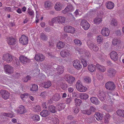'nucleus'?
Wrapping results in <instances>:
<instances>
[{
	"mask_svg": "<svg viewBox=\"0 0 124 124\" xmlns=\"http://www.w3.org/2000/svg\"><path fill=\"white\" fill-rule=\"evenodd\" d=\"M88 43L87 45L91 49H93L94 46H95L94 45V44L92 43L89 44Z\"/></svg>",
	"mask_w": 124,
	"mask_h": 124,
	"instance_id": "obj_62",
	"label": "nucleus"
},
{
	"mask_svg": "<svg viewBox=\"0 0 124 124\" xmlns=\"http://www.w3.org/2000/svg\"><path fill=\"white\" fill-rule=\"evenodd\" d=\"M65 80L68 83L72 84L75 82V78H65Z\"/></svg>",
	"mask_w": 124,
	"mask_h": 124,
	"instance_id": "obj_31",
	"label": "nucleus"
},
{
	"mask_svg": "<svg viewBox=\"0 0 124 124\" xmlns=\"http://www.w3.org/2000/svg\"><path fill=\"white\" fill-rule=\"evenodd\" d=\"M53 122L54 124H58L59 122V120L58 118H55L53 120Z\"/></svg>",
	"mask_w": 124,
	"mask_h": 124,
	"instance_id": "obj_59",
	"label": "nucleus"
},
{
	"mask_svg": "<svg viewBox=\"0 0 124 124\" xmlns=\"http://www.w3.org/2000/svg\"><path fill=\"white\" fill-rule=\"evenodd\" d=\"M60 98V95L58 93H56L53 97L52 99L54 101H57L59 100Z\"/></svg>",
	"mask_w": 124,
	"mask_h": 124,
	"instance_id": "obj_35",
	"label": "nucleus"
},
{
	"mask_svg": "<svg viewBox=\"0 0 124 124\" xmlns=\"http://www.w3.org/2000/svg\"><path fill=\"white\" fill-rule=\"evenodd\" d=\"M79 97L81 99L85 100L88 97V96L86 93H81L80 94Z\"/></svg>",
	"mask_w": 124,
	"mask_h": 124,
	"instance_id": "obj_37",
	"label": "nucleus"
},
{
	"mask_svg": "<svg viewBox=\"0 0 124 124\" xmlns=\"http://www.w3.org/2000/svg\"><path fill=\"white\" fill-rule=\"evenodd\" d=\"M4 71L7 74H11L13 73V67L11 65L7 64L4 66Z\"/></svg>",
	"mask_w": 124,
	"mask_h": 124,
	"instance_id": "obj_4",
	"label": "nucleus"
},
{
	"mask_svg": "<svg viewBox=\"0 0 124 124\" xmlns=\"http://www.w3.org/2000/svg\"><path fill=\"white\" fill-rule=\"evenodd\" d=\"M97 96L100 100L102 101L105 100L106 97L105 93L101 91H99L97 94Z\"/></svg>",
	"mask_w": 124,
	"mask_h": 124,
	"instance_id": "obj_12",
	"label": "nucleus"
},
{
	"mask_svg": "<svg viewBox=\"0 0 124 124\" xmlns=\"http://www.w3.org/2000/svg\"><path fill=\"white\" fill-rule=\"evenodd\" d=\"M64 31L65 32L69 33L74 34L75 31V28L72 26L67 25L64 27Z\"/></svg>",
	"mask_w": 124,
	"mask_h": 124,
	"instance_id": "obj_3",
	"label": "nucleus"
},
{
	"mask_svg": "<svg viewBox=\"0 0 124 124\" xmlns=\"http://www.w3.org/2000/svg\"><path fill=\"white\" fill-rule=\"evenodd\" d=\"M20 43L23 45L27 44L28 42V38L25 35H22L19 39Z\"/></svg>",
	"mask_w": 124,
	"mask_h": 124,
	"instance_id": "obj_10",
	"label": "nucleus"
},
{
	"mask_svg": "<svg viewBox=\"0 0 124 124\" xmlns=\"http://www.w3.org/2000/svg\"><path fill=\"white\" fill-rule=\"evenodd\" d=\"M65 45L64 43L59 41L57 44V47L58 49H61L64 47Z\"/></svg>",
	"mask_w": 124,
	"mask_h": 124,
	"instance_id": "obj_33",
	"label": "nucleus"
},
{
	"mask_svg": "<svg viewBox=\"0 0 124 124\" xmlns=\"http://www.w3.org/2000/svg\"><path fill=\"white\" fill-rule=\"evenodd\" d=\"M38 86L36 85L33 84L32 85V87L31 88L30 90L31 91L37 90L38 89Z\"/></svg>",
	"mask_w": 124,
	"mask_h": 124,
	"instance_id": "obj_44",
	"label": "nucleus"
},
{
	"mask_svg": "<svg viewBox=\"0 0 124 124\" xmlns=\"http://www.w3.org/2000/svg\"><path fill=\"white\" fill-rule=\"evenodd\" d=\"M15 63L16 64V66H19L20 64V62L18 59L16 57H15Z\"/></svg>",
	"mask_w": 124,
	"mask_h": 124,
	"instance_id": "obj_61",
	"label": "nucleus"
},
{
	"mask_svg": "<svg viewBox=\"0 0 124 124\" xmlns=\"http://www.w3.org/2000/svg\"><path fill=\"white\" fill-rule=\"evenodd\" d=\"M2 115L3 116L9 117L11 118H12L13 117V115L12 114H10L9 113H2Z\"/></svg>",
	"mask_w": 124,
	"mask_h": 124,
	"instance_id": "obj_53",
	"label": "nucleus"
},
{
	"mask_svg": "<svg viewBox=\"0 0 124 124\" xmlns=\"http://www.w3.org/2000/svg\"><path fill=\"white\" fill-rule=\"evenodd\" d=\"M90 100L93 103L95 104H98L99 103V101L98 99L95 97H92L90 98Z\"/></svg>",
	"mask_w": 124,
	"mask_h": 124,
	"instance_id": "obj_34",
	"label": "nucleus"
},
{
	"mask_svg": "<svg viewBox=\"0 0 124 124\" xmlns=\"http://www.w3.org/2000/svg\"><path fill=\"white\" fill-rule=\"evenodd\" d=\"M84 80L85 82L89 84L90 83L91 81L90 78H84Z\"/></svg>",
	"mask_w": 124,
	"mask_h": 124,
	"instance_id": "obj_56",
	"label": "nucleus"
},
{
	"mask_svg": "<svg viewBox=\"0 0 124 124\" xmlns=\"http://www.w3.org/2000/svg\"><path fill=\"white\" fill-rule=\"evenodd\" d=\"M21 76L20 74L18 72H16L14 77L16 78L19 77Z\"/></svg>",
	"mask_w": 124,
	"mask_h": 124,
	"instance_id": "obj_64",
	"label": "nucleus"
},
{
	"mask_svg": "<svg viewBox=\"0 0 124 124\" xmlns=\"http://www.w3.org/2000/svg\"><path fill=\"white\" fill-rule=\"evenodd\" d=\"M73 10V8L71 5H68L65 9L62 11V13L65 14L69 11H72Z\"/></svg>",
	"mask_w": 124,
	"mask_h": 124,
	"instance_id": "obj_18",
	"label": "nucleus"
},
{
	"mask_svg": "<svg viewBox=\"0 0 124 124\" xmlns=\"http://www.w3.org/2000/svg\"><path fill=\"white\" fill-rule=\"evenodd\" d=\"M105 87L106 89L110 91L114 90L116 88L114 83L111 81H109L106 83L105 84Z\"/></svg>",
	"mask_w": 124,
	"mask_h": 124,
	"instance_id": "obj_2",
	"label": "nucleus"
},
{
	"mask_svg": "<svg viewBox=\"0 0 124 124\" xmlns=\"http://www.w3.org/2000/svg\"><path fill=\"white\" fill-rule=\"evenodd\" d=\"M18 113L23 114L26 112V110L23 106L21 105L19 106L18 109Z\"/></svg>",
	"mask_w": 124,
	"mask_h": 124,
	"instance_id": "obj_20",
	"label": "nucleus"
},
{
	"mask_svg": "<svg viewBox=\"0 0 124 124\" xmlns=\"http://www.w3.org/2000/svg\"><path fill=\"white\" fill-rule=\"evenodd\" d=\"M72 98L71 97L66 98L65 101L66 103L67 104H69L72 101Z\"/></svg>",
	"mask_w": 124,
	"mask_h": 124,
	"instance_id": "obj_55",
	"label": "nucleus"
},
{
	"mask_svg": "<svg viewBox=\"0 0 124 124\" xmlns=\"http://www.w3.org/2000/svg\"><path fill=\"white\" fill-rule=\"evenodd\" d=\"M96 66L95 65L91 64L88 65L87 68L88 70L90 72H93L96 70Z\"/></svg>",
	"mask_w": 124,
	"mask_h": 124,
	"instance_id": "obj_21",
	"label": "nucleus"
},
{
	"mask_svg": "<svg viewBox=\"0 0 124 124\" xmlns=\"http://www.w3.org/2000/svg\"><path fill=\"white\" fill-rule=\"evenodd\" d=\"M52 7L51 2L49 1H46L44 3V7L47 10L50 9Z\"/></svg>",
	"mask_w": 124,
	"mask_h": 124,
	"instance_id": "obj_22",
	"label": "nucleus"
},
{
	"mask_svg": "<svg viewBox=\"0 0 124 124\" xmlns=\"http://www.w3.org/2000/svg\"><path fill=\"white\" fill-rule=\"evenodd\" d=\"M51 85V82L49 81H48L44 83L43 86L45 88H47L49 87Z\"/></svg>",
	"mask_w": 124,
	"mask_h": 124,
	"instance_id": "obj_42",
	"label": "nucleus"
},
{
	"mask_svg": "<svg viewBox=\"0 0 124 124\" xmlns=\"http://www.w3.org/2000/svg\"><path fill=\"white\" fill-rule=\"evenodd\" d=\"M65 104L64 103L58 104L56 106V108L59 111H60L64 109L65 107Z\"/></svg>",
	"mask_w": 124,
	"mask_h": 124,
	"instance_id": "obj_24",
	"label": "nucleus"
},
{
	"mask_svg": "<svg viewBox=\"0 0 124 124\" xmlns=\"http://www.w3.org/2000/svg\"><path fill=\"white\" fill-rule=\"evenodd\" d=\"M110 119V116L109 114L106 115L104 119V122L105 123H108Z\"/></svg>",
	"mask_w": 124,
	"mask_h": 124,
	"instance_id": "obj_51",
	"label": "nucleus"
},
{
	"mask_svg": "<svg viewBox=\"0 0 124 124\" xmlns=\"http://www.w3.org/2000/svg\"><path fill=\"white\" fill-rule=\"evenodd\" d=\"M67 85L66 84L62 83L61 84V88L63 90H65L67 89Z\"/></svg>",
	"mask_w": 124,
	"mask_h": 124,
	"instance_id": "obj_52",
	"label": "nucleus"
},
{
	"mask_svg": "<svg viewBox=\"0 0 124 124\" xmlns=\"http://www.w3.org/2000/svg\"><path fill=\"white\" fill-rule=\"evenodd\" d=\"M74 42L75 44L79 46H80L82 44V42L79 40L78 39H75L74 40Z\"/></svg>",
	"mask_w": 124,
	"mask_h": 124,
	"instance_id": "obj_48",
	"label": "nucleus"
},
{
	"mask_svg": "<svg viewBox=\"0 0 124 124\" xmlns=\"http://www.w3.org/2000/svg\"><path fill=\"white\" fill-rule=\"evenodd\" d=\"M49 115L48 111L45 110H43L40 112V115L42 117H46Z\"/></svg>",
	"mask_w": 124,
	"mask_h": 124,
	"instance_id": "obj_29",
	"label": "nucleus"
},
{
	"mask_svg": "<svg viewBox=\"0 0 124 124\" xmlns=\"http://www.w3.org/2000/svg\"><path fill=\"white\" fill-rule=\"evenodd\" d=\"M53 66L56 67H57H57L56 69L58 74H61L64 72V67L62 65L58 66L57 64H54Z\"/></svg>",
	"mask_w": 124,
	"mask_h": 124,
	"instance_id": "obj_13",
	"label": "nucleus"
},
{
	"mask_svg": "<svg viewBox=\"0 0 124 124\" xmlns=\"http://www.w3.org/2000/svg\"><path fill=\"white\" fill-rule=\"evenodd\" d=\"M76 86L77 90L80 92H85L87 90V88L82 85L81 82L79 80L77 82Z\"/></svg>",
	"mask_w": 124,
	"mask_h": 124,
	"instance_id": "obj_1",
	"label": "nucleus"
},
{
	"mask_svg": "<svg viewBox=\"0 0 124 124\" xmlns=\"http://www.w3.org/2000/svg\"><path fill=\"white\" fill-rule=\"evenodd\" d=\"M106 5L107 8L109 9H113L114 6V4L111 1L107 2Z\"/></svg>",
	"mask_w": 124,
	"mask_h": 124,
	"instance_id": "obj_26",
	"label": "nucleus"
},
{
	"mask_svg": "<svg viewBox=\"0 0 124 124\" xmlns=\"http://www.w3.org/2000/svg\"><path fill=\"white\" fill-rule=\"evenodd\" d=\"M96 66L98 70L101 72H104L106 70V68L104 66L98 64H96Z\"/></svg>",
	"mask_w": 124,
	"mask_h": 124,
	"instance_id": "obj_25",
	"label": "nucleus"
},
{
	"mask_svg": "<svg viewBox=\"0 0 124 124\" xmlns=\"http://www.w3.org/2000/svg\"><path fill=\"white\" fill-rule=\"evenodd\" d=\"M103 40V38L101 35H99L98 37L97 38V42L98 44L101 43Z\"/></svg>",
	"mask_w": 124,
	"mask_h": 124,
	"instance_id": "obj_45",
	"label": "nucleus"
},
{
	"mask_svg": "<svg viewBox=\"0 0 124 124\" xmlns=\"http://www.w3.org/2000/svg\"><path fill=\"white\" fill-rule=\"evenodd\" d=\"M28 13L33 18L34 16V11L32 10H29L28 11Z\"/></svg>",
	"mask_w": 124,
	"mask_h": 124,
	"instance_id": "obj_49",
	"label": "nucleus"
},
{
	"mask_svg": "<svg viewBox=\"0 0 124 124\" xmlns=\"http://www.w3.org/2000/svg\"><path fill=\"white\" fill-rule=\"evenodd\" d=\"M73 109L74 110V112L75 114H77L79 110V108L77 106H75L73 108Z\"/></svg>",
	"mask_w": 124,
	"mask_h": 124,
	"instance_id": "obj_54",
	"label": "nucleus"
},
{
	"mask_svg": "<svg viewBox=\"0 0 124 124\" xmlns=\"http://www.w3.org/2000/svg\"><path fill=\"white\" fill-rule=\"evenodd\" d=\"M34 58L37 61L42 62L44 60L45 57L42 54L38 53L36 55Z\"/></svg>",
	"mask_w": 124,
	"mask_h": 124,
	"instance_id": "obj_9",
	"label": "nucleus"
},
{
	"mask_svg": "<svg viewBox=\"0 0 124 124\" xmlns=\"http://www.w3.org/2000/svg\"><path fill=\"white\" fill-rule=\"evenodd\" d=\"M60 55L63 57H67L70 54V51L67 49L63 50L60 53Z\"/></svg>",
	"mask_w": 124,
	"mask_h": 124,
	"instance_id": "obj_15",
	"label": "nucleus"
},
{
	"mask_svg": "<svg viewBox=\"0 0 124 124\" xmlns=\"http://www.w3.org/2000/svg\"><path fill=\"white\" fill-rule=\"evenodd\" d=\"M0 94L2 98L5 99H7L9 98L10 94L6 90H1L0 92Z\"/></svg>",
	"mask_w": 124,
	"mask_h": 124,
	"instance_id": "obj_11",
	"label": "nucleus"
},
{
	"mask_svg": "<svg viewBox=\"0 0 124 124\" xmlns=\"http://www.w3.org/2000/svg\"><path fill=\"white\" fill-rule=\"evenodd\" d=\"M73 66L77 69L79 70L82 68V66L81 62L78 60H76L73 62Z\"/></svg>",
	"mask_w": 124,
	"mask_h": 124,
	"instance_id": "obj_6",
	"label": "nucleus"
},
{
	"mask_svg": "<svg viewBox=\"0 0 124 124\" xmlns=\"http://www.w3.org/2000/svg\"><path fill=\"white\" fill-rule=\"evenodd\" d=\"M58 23L62 24L65 23L67 22L66 18L63 16H58Z\"/></svg>",
	"mask_w": 124,
	"mask_h": 124,
	"instance_id": "obj_17",
	"label": "nucleus"
},
{
	"mask_svg": "<svg viewBox=\"0 0 124 124\" xmlns=\"http://www.w3.org/2000/svg\"><path fill=\"white\" fill-rule=\"evenodd\" d=\"M109 30L106 27H103L101 30V34L103 36H107L109 35Z\"/></svg>",
	"mask_w": 124,
	"mask_h": 124,
	"instance_id": "obj_16",
	"label": "nucleus"
},
{
	"mask_svg": "<svg viewBox=\"0 0 124 124\" xmlns=\"http://www.w3.org/2000/svg\"><path fill=\"white\" fill-rule=\"evenodd\" d=\"M48 109L50 112L54 113L56 112L55 107L54 106L50 105L48 107Z\"/></svg>",
	"mask_w": 124,
	"mask_h": 124,
	"instance_id": "obj_27",
	"label": "nucleus"
},
{
	"mask_svg": "<svg viewBox=\"0 0 124 124\" xmlns=\"http://www.w3.org/2000/svg\"><path fill=\"white\" fill-rule=\"evenodd\" d=\"M112 44L114 46L117 45L120 43V41L116 39H114L112 41Z\"/></svg>",
	"mask_w": 124,
	"mask_h": 124,
	"instance_id": "obj_43",
	"label": "nucleus"
},
{
	"mask_svg": "<svg viewBox=\"0 0 124 124\" xmlns=\"http://www.w3.org/2000/svg\"><path fill=\"white\" fill-rule=\"evenodd\" d=\"M81 61L83 63V65L84 67H86L87 65V62L85 59H84L83 58H81Z\"/></svg>",
	"mask_w": 124,
	"mask_h": 124,
	"instance_id": "obj_50",
	"label": "nucleus"
},
{
	"mask_svg": "<svg viewBox=\"0 0 124 124\" xmlns=\"http://www.w3.org/2000/svg\"><path fill=\"white\" fill-rule=\"evenodd\" d=\"M110 56L112 60L116 61L117 59L118 54L116 52L112 51L110 53Z\"/></svg>",
	"mask_w": 124,
	"mask_h": 124,
	"instance_id": "obj_14",
	"label": "nucleus"
},
{
	"mask_svg": "<svg viewBox=\"0 0 124 124\" xmlns=\"http://www.w3.org/2000/svg\"><path fill=\"white\" fill-rule=\"evenodd\" d=\"M75 49L76 51H78V53L80 54H83V52H82V50L80 49L79 48H76Z\"/></svg>",
	"mask_w": 124,
	"mask_h": 124,
	"instance_id": "obj_60",
	"label": "nucleus"
},
{
	"mask_svg": "<svg viewBox=\"0 0 124 124\" xmlns=\"http://www.w3.org/2000/svg\"><path fill=\"white\" fill-rule=\"evenodd\" d=\"M40 37L41 39L43 40H46L47 39V37L43 33L41 34Z\"/></svg>",
	"mask_w": 124,
	"mask_h": 124,
	"instance_id": "obj_46",
	"label": "nucleus"
},
{
	"mask_svg": "<svg viewBox=\"0 0 124 124\" xmlns=\"http://www.w3.org/2000/svg\"><path fill=\"white\" fill-rule=\"evenodd\" d=\"M62 5L60 2H57L56 3L54 6V8L56 11H60L62 8Z\"/></svg>",
	"mask_w": 124,
	"mask_h": 124,
	"instance_id": "obj_23",
	"label": "nucleus"
},
{
	"mask_svg": "<svg viewBox=\"0 0 124 124\" xmlns=\"http://www.w3.org/2000/svg\"><path fill=\"white\" fill-rule=\"evenodd\" d=\"M82 102L81 100L78 99H76L75 100V104L76 106H79Z\"/></svg>",
	"mask_w": 124,
	"mask_h": 124,
	"instance_id": "obj_39",
	"label": "nucleus"
},
{
	"mask_svg": "<svg viewBox=\"0 0 124 124\" xmlns=\"http://www.w3.org/2000/svg\"><path fill=\"white\" fill-rule=\"evenodd\" d=\"M33 121L37 122L40 120V117L38 115L35 114L33 115L32 117Z\"/></svg>",
	"mask_w": 124,
	"mask_h": 124,
	"instance_id": "obj_38",
	"label": "nucleus"
},
{
	"mask_svg": "<svg viewBox=\"0 0 124 124\" xmlns=\"http://www.w3.org/2000/svg\"><path fill=\"white\" fill-rule=\"evenodd\" d=\"M99 48L96 45H95L93 48V50L97 52L99 50Z\"/></svg>",
	"mask_w": 124,
	"mask_h": 124,
	"instance_id": "obj_63",
	"label": "nucleus"
},
{
	"mask_svg": "<svg viewBox=\"0 0 124 124\" xmlns=\"http://www.w3.org/2000/svg\"><path fill=\"white\" fill-rule=\"evenodd\" d=\"M92 114L96 112V109L93 106H91L89 108Z\"/></svg>",
	"mask_w": 124,
	"mask_h": 124,
	"instance_id": "obj_58",
	"label": "nucleus"
},
{
	"mask_svg": "<svg viewBox=\"0 0 124 124\" xmlns=\"http://www.w3.org/2000/svg\"><path fill=\"white\" fill-rule=\"evenodd\" d=\"M81 25L85 30H87L90 26V24L86 20H82L81 23Z\"/></svg>",
	"mask_w": 124,
	"mask_h": 124,
	"instance_id": "obj_7",
	"label": "nucleus"
},
{
	"mask_svg": "<svg viewBox=\"0 0 124 124\" xmlns=\"http://www.w3.org/2000/svg\"><path fill=\"white\" fill-rule=\"evenodd\" d=\"M108 72L111 76H113L116 73V71L113 69H109L108 70Z\"/></svg>",
	"mask_w": 124,
	"mask_h": 124,
	"instance_id": "obj_36",
	"label": "nucleus"
},
{
	"mask_svg": "<svg viewBox=\"0 0 124 124\" xmlns=\"http://www.w3.org/2000/svg\"><path fill=\"white\" fill-rule=\"evenodd\" d=\"M117 24V22L115 19H113L111 21V24L113 26H116V25Z\"/></svg>",
	"mask_w": 124,
	"mask_h": 124,
	"instance_id": "obj_57",
	"label": "nucleus"
},
{
	"mask_svg": "<svg viewBox=\"0 0 124 124\" xmlns=\"http://www.w3.org/2000/svg\"><path fill=\"white\" fill-rule=\"evenodd\" d=\"M58 23V16L52 19L51 21L49 22V24L50 25L53 26L54 23Z\"/></svg>",
	"mask_w": 124,
	"mask_h": 124,
	"instance_id": "obj_30",
	"label": "nucleus"
},
{
	"mask_svg": "<svg viewBox=\"0 0 124 124\" xmlns=\"http://www.w3.org/2000/svg\"><path fill=\"white\" fill-rule=\"evenodd\" d=\"M33 109L34 111L36 112H39L41 110V108L39 105L34 106Z\"/></svg>",
	"mask_w": 124,
	"mask_h": 124,
	"instance_id": "obj_40",
	"label": "nucleus"
},
{
	"mask_svg": "<svg viewBox=\"0 0 124 124\" xmlns=\"http://www.w3.org/2000/svg\"><path fill=\"white\" fill-rule=\"evenodd\" d=\"M19 59L20 62L23 64H26L27 63L29 62L30 61L29 59L22 55L20 56Z\"/></svg>",
	"mask_w": 124,
	"mask_h": 124,
	"instance_id": "obj_8",
	"label": "nucleus"
},
{
	"mask_svg": "<svg viewBox=\"0 0 124 124\" xmlns=\"http://www.w3.org/2000/svg\"><path fill=\"white\" fill-rule=\"evenodd\" d=\"M82 113H83L87 114L88 115H90L92 114L90 110L89 109H88L85 110H84L82 111Z\"/></svg>",
	"mask_w": 124,
	"mask_h": 124,
	"instance_id": "obj_47",
	"label": "nucleus"
},
{
	"mask_svg": "<svg viewBox=\"0 0 124 124\" xmlns=\"http://www.w3.org/2000/svg\"><path fill=\"white\" fill-rule=\"evenodd\" d=\"M116 113L118 116L124 118V110H118L117 111Z\"/></svg>",
	"mask_w": 124,
	"mask_h": 124,
	"instance_id": "obj_28",
	"label": "nucleus"
},
{
	"mask_svg": "<svg viewBox=\"0 0 124 124\" xmlns=\"http://www.w3.org/2000/svg\"><path fill=\"white\" fill-rule=\"evenodd\" d=\"M2 58L3 60L8 63L11 62L13 60L12 56L9 54H4Z\"/></svg>",
	"mask_w": 124,
	"mask_h": 124,
	"instance_id": "obj_5",
	"label": "nucleus"
},
{
	"mask_svg": "<svg viewBox=\"0 0 124 124\" xmlns=\"http://www.w3.org/2000/svg\"><path fill=\"white\" fill-rule=\"evenodd\" d=\"M94 116L96 118L97 120H101L103 117V116L102 114L99 112L96 113Z\"/></svg>",
	"mask_w": 124,
	"mask_h": 124,
	"instance_id": "obj_32",
	"label": "nucleus"
},
{
	"mask_svg": "<svg viewBox=\"0 0 124 124\" xmlns=\"http://www.w3.org/2000/svg\"><path fill=\"white\" fill-rule=\"evenodd\" d=\"M102 21L101 18L96 17L94 19V22L95 23L99 24Z\"/></svg>",
	"mask_w": 124,
	"mask_h": 124,
	"instance_id": "obj_41",
	"label": "nucleus"
},
{
	"mask_svg": "<svg viewBox=\"0 0 124 124\" xmlns=\"http://www.w3.org/2000/svg\"><path fill=\"white\" fill-rule=\"evenodd\" d=\"M7 41L8 44L10 45H14L16 43L15 39L12 37L8 38Z\"/></svg>",
	"mask_w": 124,
	"mask_h": 124,
	"instance_id": "obj_19",
	"label": "nucleus"
}]
</instances>
